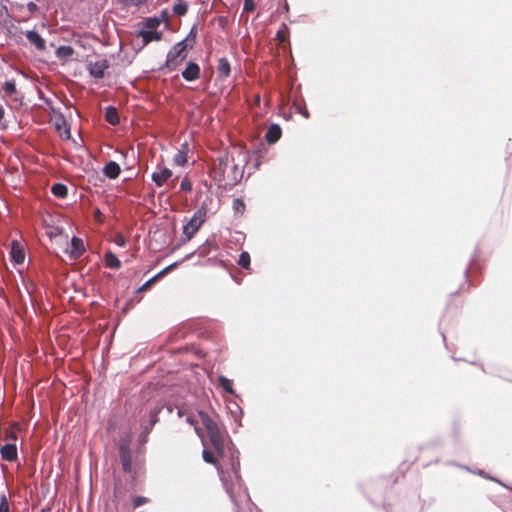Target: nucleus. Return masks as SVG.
Masks as SVG:
<instances>
[{
	"label": "nucleus",
	"instance_id": "7c9ffc66",
	"mask_svg": "<svg viewBox=\"0 0 512 512\" xmlns=\"http://www.w3.org/2000/svg\"><path fill=\"white\" fill-rule=\"evenodd\" d=\"M150 502V499L144 496H137L132 501V507L134 509L140 507L141 505L147 504Z\"/></svg>",
	"mask_w": 512,
	"mask_h": 512
},
{
	"label": "nucleus",
	"instance_id": "c85d7f7f",
	"mask_svg": "<svg viewBox=\"0 0 512 512\" xmlns=\"http://www.w3.org/2000/svg\"><path fill=\"white\" fill-rule=\"evenodd\" d=\"M250 254L248 252H242L238 259V265L244 269H248L250 266Z\"/></svg>",
	"mask_w": 512,
	"mask_h": 512
},
{
	"label": "nucleus",
	"instance_id": "c756f323",
	"mask_svg": "<svg viewBox=\"0 0 512 512\" xmlns=\"http://www.w3.org/2000/svg\"><path fill=\"white\" fill-rule=\"evenodd\" d=\"M288 38V27L286 24H282V27L280 30L277 31L276 33V39L283 43L287 40Z\"/></svg>",
	"mask_w": 512,
	"mask_h": 512
},
{
	"label": "nucleus",
	"instance_id": "58836bf2",
	"mask_svg": "<svg viewBox=\"0 0 512 512\" xmlns=\"http://www.w3.org/2000/svg\"><path fill=\"white\" fill-rule=\"evenodd\" d=\"M6 437L15 441L16 440V433L13 432V431H8Z\"/></svg>",
	"mask_w": 512,
	"mask_h": 512
},
{
	"label": "nucleus",
	"instance_id": "37998d69",
	"mask_svg": "<svg viewBox=\"0 0 512 512\" xmlns=\"http://www.w3.org/2000/svg\"><path fill=\"white\" fill-rule=\"evenodd\" d=\"M12 7H13V8L15 7V8H17V9H19V10H20V9H22V8H23V5H22V4H16V5H13Z\"/></svg>",
	"mask_w": 512,
	"mask_h": 512
},
{
	"label": "nucleus",
	"instance_id": "a878e982",
	"mask_svg": "<svg viewBox=\"0 0 512 512\" xmlns=\"http://www.w3.org/2000/svg\"><path fill=\"white\" fill-rule=\"evenodd\" d=\"M73 53H74V50L70 46H60L56 51V54L58 57L65 58V59L71 57L73 55Z\"/></svg>",
	"mask_w": 512,
	"mask_h": 512
},
{
	"label": "nucleus",
	"instance_id": "f8f14e48",
	"mask_svg": "<svg viewBox=\"0 0 512 512\" xmlns=\"http://www.w3.org/2000/svg\"><path fill=\"white\" fill-rule=\"evenodd\" d=\"M3 460L13 462L17 459V447L15 443H7L0 448Z\"/></svg>",
	"mask_w": 512,
	"mask_h": 512
},
{
	"label": "nucleus",
	"instance_id": "0eeeda50",
	"mask_svg": "<svg viewBox=\"0 0 512 512\" xmlns=\"http://www.w3.org/2000/svg\"><path fill=\"white\" fill-rule=\"evenodd\" d=\"M173 176L172 171L167 167H159L157 171L152 173V180L157 187L166 184Z\"/></svg>",
	"mask_w": 512,
	"mask_h": 512
},
{
	"label": "nucleus",
	"instance_id": "2f4dec72",
	"mask_svg": "<svg viewBox=\"0 0 512 512\" xmlns=\"http://www.w3.org/2000/svg\"><path fill=\"white\" fill-rule=\"evenodd\" d=\"M181 190L190 192L192 190V183L188 177H184L180 185Z\"/></svg>",
	"mask_w": 512,
	"mask_h": 512
},
{
	"label": "nucleus",
	"instance_id": "9b49d317",
	"mask_svg": "<svg viewBox=\"0 0 512 512\" xmlns=\"http://www.w3.org/2000/svg\"><path fill=\"white\" fill-rule=\"evenodd\" d=\"M11 257L16 264H22L25 260L24 248L17 240L11 242Z\"/></svg>",
	"mask_w": 512,
	"mask_h": 512
},
{
	"label": "nucleus",
	"instance_id": "b1692460",
	"mask_svg": "<svg viewBox=\"0 0 512 512\" xmlns=\"http://www.w3.org/2000/svg\"><path fill=\"white\" fill-rule=\"evenodd\" d=\"M218 383H219V386L227 393H230L232 394L233 393V382L224 377V376H220L218 378Z\"/></svg>",
	"mask_w": 512,
	"mask_h": 512
},
{
	"label": "nucleus",
	"instance_id": "ea45409f",
	"mask_svg": "<svg viewBox=\"0 0 512 512\" xmlns=\"http://www.w3.org/2000/svg\"><path fill=\"white\" fill-rule=\"evenodd\" d=\"M5 109L2 104H0V121L4 118Z\"/></svg>",
	"mask_w": 512,
	"mask_h": 512
},
{
	"label": "nucleus",
	"instance_id": "412c9836",
	"mask_svg": "<svg viewBox=\"0 0 512 512\" xmlns=\"http://www.w3.org/2000/svg\"><path fill=\"white\" fill-rule=\"evenodd\" d=\"M170 269H171V266L166 267L165 269L160 271L158 274L153 276L151 279L146 281L142 286L139 287L138 292L147 291L157 280H159L162 276H164Z\"/></svg>",
	"mask_w": 512,
	"mask_h": 512
},
{
	"label": "nucleus",
	"instance_id": "72a5a7b5",
	"mask_svg": "<svg viewBox=\"0 0 512 512\" xmlns=\"http://www.w3.org/2000/svg\"><path fill=\"white\" fill-rule=\"evenodd\" d=\"M9 503L7 498L3 495L0 499V512H9Z\"/></svg>",
	"mask_w": 512,
	"mask_h": 512
},
{
	"label": "nucleus",
	"instance_id": "aec40b11",
	"mask_svg": "<svg viewBox=\"0 0 512 512\" xmlns=\"http://www.w3.org/2000/svg\"><path fill=\"white\" fill-rule=\"evenodd\" d=\"M217 72L219 76L227 78L230 75L231 68L227 58H220L217 65Z\"/></svg>",
	"mask_w": 512,
	"mask_h": 512
},
{
	"label": "nucleus",
	"instance_id": "6ab92c4d",
	"mask_svg": "<svg viewBox=\"0 0 512 512\" xmlns=\"http://www.w3.org/2000/svg\"><path fill=\"white\" fill-rule=\"evenodd\" d=\"M105 265L112 269H119L121 267V261L118 257L111 251H108L104 255Z\"/></svg>",
	"mask_w": 512,
	"mask_h": 512
},
{
	"label": "nucleus",
	"instance_id": "1a4fd4ad",
	"mask_svg": "<svg viewBox=\"0 0 512 512\" xmlns=\"http://www.w3.org/2000/svg\"><path fill=\"white\" fill-rule=\"evenodd\" d=\"M67 252L69 253L71 259H79L85 253L83 240L78 237H73L71 239V249Z\"/></svg>",
	"mask_w": 512,
	"mask_h": 512
},
{
	"label": "nucleus",
	"instance_id": "a211bd4d",
	"mask_svg": "<svg viewBox=\"0 0 512 512\" xmlns=\"http://www.w3.org/2000/svg\"><path fill=\"white\" fill-rule=\"evenodd\" d=\"M139 35L142 37L144 44L161 39V33L155 30H142Z\"/></svg>",
	"mask_w": 512,
	"mask_h": 512
},
{
	"label": "nucleus",
	"instance_id": "393cba45",
	"mask_svg": "<svg viewBox=\"0 0 512 512\" xmlns=\"http://www.w3.org/2000/svg\"><path fill=\"white\" fill-rule=\"evenodd\" d=\"M187 11L188 5L185 1L179 0V2L173 6V12L178 16H184Z\"/></svg>",
	"mask_w": 512,
	"mask_h": 512
},
{
	"label": "nucleus",
	"instance_id": "473e14b6",
	"mask_svg": "<svg viewBox=\"0 0 512 512\" xmlns=\"http://www.w3.org/2000/svg\"><path fill=\"white\" fill-rule=\"evenodd\" d=\"M243 10L248 13L253 12L255 10L254 0H244Z\"/></svg>",
	"mask_w": 512,
	"mask_h": 512
},
{
	"label": "nucleus",
	"instance_id": "dca6fc26",
	"mask_svg": "<svg viewBox=\"0 0 512 512\" xmlns=\"http://www.w3.org/2000/svg\"><path fill=\"white\" fill-rule=\"evenodd\" d=\"M282 135V130L278 124H272L265 135L266 141L270 144L276 143Z\"/></svg>",
	"mask_w": 512,
	"mask_h": 512
},
{
	"label": "nucleus",
	"instance_id": "20e7f679",
	"mask_svg": "<svg viewBox=\"0 0 512 512\" xmlns=\"http://www.w3.org/2000/svg\"><path fill=\"white\" fill-rule=\"evenodd\" d=\"M187 57V45L185 41L178 42L167 54L165 66L169 70H175Z\"/></svg>",
	"mask_w": 512,
	"mask_h": 512
},
{
	"label": "nucleus",
	"instance_id": "a18cd8bd",
	"mask_svg": "<svg viewBox=\"0 0 512 512\" xmlns=\"http://www.w3.org/2000/svg\"><path fill=\"white\" fill-rule=\"evenodd\" d=\"M151 22H152V19H148V26L149 27H154V24H151Z\"/></svg>",
	"mask_w": 512,
	"mask_h": 512
},
{
	"label": "nucleus",
	"instance_id": "4be33fe9",
	"mask_svg": "<svg viewBox=\"0 0 512 512\" xmlns=\"http://www.w3.org/2000/svg\"><path fill=\"white\" fill-rule=\"evenodd\" d=\"M105 120L111 125L119 124L118 111L114 106H108L105 110Z\"/></svg>",
	"mask_w": 512,
	"mask_h": 512
},
{
	"label": "nucleus",
	"instance_id": "de8ad7c7",
	"mask_svg": "<svg viewBox=\"0 0 512 512\" xmlns=\"http://www.w3.org/2000/svg\"><path fill=\"white\" fill-rule=\"evenodd\" d=\"M176 179H177V178H175V179H173V180L171 181L172 186H174V185H175V181H176Z\"/></svg>",
	"mask_w": 512,
	"mask_h": 512
},
{
	"label": "nucleus",
	"instance_id": "39448f33",
	"mask_svg": "<svg viewBox=\"0 0 512 512\" xmlns=\"http://www.w3.org/2000/svg\"><path fill=\"white\" fill-rule=\"evenodd\" d=\"M230 164H233L234 168H236L233 157L228 152H223L217 157L214 162L213 169L214 172L219 176V180L224 178L226 169Z\"/></svg>",
	"mask_w": 512,
	"mask_h": 512
},
{
	"label": "nucleus",
	"instance_id": "49530a36",
	"mask_svg": "<svg viewBox=\"0 0 512 512\" xmlns=\"http://www.w3.org/2000/svg\"><path fill=\"white\" fill-rule=\"evenodd\" d=\"M195 431L197 432V434H198L199 436H201V433H200V429H199V428H197V427H196V428H195Z\"/></svg>",
	"mask_w": 512,
	"mask_h": 512
},
{
	"label": "nucleus",
	"instance_id": "f257e3e1",
	"mask_svg": "<svg viewBox=\"0 0 512 512\" xmlns=\"http://www.w3.org/2000/svg\"><path fill=\"white\" fill-rule=\"evenodd\" d=\"M203 460L206 463L212 464L217 467L220 475V479L225 486L226 492L230 495L231 499L237 504L239 500L237 497L248 498L246 489L243 486V481L239 473V462L232 464V475L229 472H225L222 468L218 467V461L216 456L209 450L204 449L202 452Z\"/></svg>",
	"mask_w": 512,
	"mask_h": 512
},
{
	"label": "nucleus",
	"instance_id": "9d476101",
	"mask_svg": "<svg viewBox=\"0 0 512 512\" xmlns=\"http://www.w3.org/2000/svg\"><path fill=\"white\" fill-rule=\"evenodd\" d=\"M29 43L33 45L37 50L44 51L46 49V41L41 35L35 30H29L25 33Z\"/></svg>",
	"mask_w": 512,
	"mask_h": 512
},
{
	"label": "nucleus",
	"instance_id": "5701e85b",
	"mask_svg": "<svg viewBox=\"0 0 512 512\" xmlns=\"http://www.w3.org/2000/svg\"><path fill=\"white\" fill-rule=\"evenodd\" d=\"M51 192L58 198H65L68 194V188L62 183H55L51 188Z\"/></svg>",
	"mask_w": 512,
	"mask_h": 512
},
{
	"label": "nucleus",
	"instance_id": "cd10ccee",
	"mask_svg": "<svg viewBox=\"0 0 512 512\" xmlns=\"http://www.w3.org/2000/svg\"><path fill=\"white\" fill-rule=\"evenodd\" d=\"M2 89L7 96H12L16 92V84L14 80L6 81Z\"/></svg>",
	"mask_w": 512,
	"mask_h": 512
},
{
	"label": "nucleus",
	"instance_id": "423d86ee",
	"mask_svg": "<svg viewBox=\"0 0 512 512\" xmlns=\"http://www.w3.org/2000/svg\"><path fill=\"white\" fill-rule=\"evenodd\" d=\"M119 457L124 472L128 473L132 468V453L129 446V441L122 442L119 446Z\"/></svg>",
	"mask_w": 512,
	"mask_h": 512
},
{
	"label": "nucleus",
	"instance_id": "6e6552de",
	"mask_svg": "<svg viewBox=\"0 0 512 512\" xmlns=\"http://www.w3.org/2000/svg\"><path fill=\"white\" fill-rule=\"evenodd\" d=\"M109 64L105 59L98 60L96 62H90L88 64V70L91 76L97 79L104 77L105 70L108 69Z\"/></svg>",
	"mask_w": 512,
	"mask_h": 512
},
{
	"label": "nucleus",
	"instance_id": "ddd939ff",
	"mask_svg": "<svg viewBox=\"0 0 512 512\" xmlns=\"http://www.w3.org/2000/svg\"><path fill=\"white\" fill-rule=\"evenodd\" d=\"M182 77L187 81H194L200 77V67L194 62L188 63L185 70L182 72Z\"/></svg>",
	"mask_w": 512,
	"mask_h": 512
},
{
	"label": "nucleus",
	"instance_id": "4468645a",
	"mask_svg": "<svg viewBox=\"0 0 512 512\" xmlns=\"http://www.w3.org/2000/svg\"><path fill=\"white\" fill-rule=\"evenodd\" d=\"M188 151L189 145L187 142H184L178 152L173 157V163L177 166H184L188 161Z\"/></svg>",
	"mask_w": 512,
	"mask_h": 512
},
{
	"label": "nucleus",
	"instance_id": "7ed1b4c3",
	"mask_svg": "<svg viewBox=\"0 0 512 512\" xmlns=\"http://www.w3.org/2000/svg\"><path fill=\"white\" fill-rule=\"evenodd\" d=\"M207 216V208L205 205H202L197 211L194 213L192 218L183 226V234L186 236V240H191L194 235L201 228L203 223L206 220Z\"/></svg>",
	"mask_w": 512,
	"mask_h": 512
},
{
	"label": "nucleus",
	"instance_id": "f3484780",
	"mask_svg": "<svg viewBox=\"0 0 512 512\" xmlns=\"http://www.w3.org/2000/svg\"><path fill=\"white\" fill-rule=\"evenodd\" d=\"M55 130L62 139H70V127L64 119H62L60 122L55 123Z\"/></svg>",
	"mask_w": 512,
	"mask_h": 512
},
{
	"label": "nucleus",
	"instance_id": "f704fd0d",
	"mask_svg": "<svg viewBox=\"0 0 512 512\" xmlns=\"http://www.w3.org/2000/svg\"><path fill=\"white\" fill-rule=\"evenodd\" d=\"M114 243L120 247H125L126 238L122 234H117L114 238Z\"/></svg>",
	"mask_w": 512,
	"mask_h": 512
},
{
	"label": "nucleus",
	"instance_id": "a19ab883",
	"mask_svg": "<svg viewBox=\"0 0 512 512\" xmlns=\"http://www.w3.org/2000/svg\"><path fill=\"white\" fill-rule=\"evenodd\" d=\"M94 216L96 219L100 220L101 216H102V213L100 212V210H96L95 213H94Z\"/></svg>",
	"mask_w": 512,
	"mask_h": 512
},
{
	"label": "nucleus",
	"instance_id": "4c0bfd02",
	"mask_svg": "<svg viewBox=\"0 0 512 512\" xmlns=\"http://www.w3.org/2000/svg\"><path fill=\"white\" fill-rule=\"evenodd\" d=\"M298 112L301 115H303L305 118H307V119L310 117V114H309L308 109L306 107H304V108L298 107Z\"/></svg>",
	"mask_w": 512,
	"mask_h": 512
},
{
	"label": "nucleus",
	"instance_id": "f03ea898",
	"mask_svg": "<svg viewBox=\"0 0 512 512\" xmlns=\"http://www.w3.org/2000/svg\"><path fill=\"white\" fill-rule=\"evenodd\" d=\"M199 417L202 424L207 430V434L212 447L218 456L224 455V436L218 426V424L205 412L200 411Z\"/></svg>",
	"mask_w": 512,
	"mask_h": 512
},
{
	"label": "nucleus",
	"instance_id": "c03bdc74",
	"mask_svg": "<svg viewBox=\"0 0 512 512\" xmlns=\"http://www.w3.org/2000/svg\"><path fill=\"white\" fill-rule=\"evenodd\" d=\"M187 421H188L190 424H192V425H194V424L196 423V422H195L191 417H188V418H187Z\"/></svg>",
	"mask_w": 512,
	"mask_h": 512
},
{
	"label": "nucleus",
	"instance_id": "e433bc0d",
	"mask_svg": "<svg viewBox=\"0 0 512 512\" xmlns=\"http://www.w3.org/2000/svg\"><path fill=\"white\" fill-rule=\"evenodd\" d=\"M126 4L138 6L146 2L147 0H123Z\"/></svg>",
	"mask_w": 512,
	"mask_h": 512
},
{
	"label": "nucleus",
	"instance_id": "79ce46f5",
	"mask_svg": "<svg viewBox=\"0 0 512 512\" xmlns=\"http://www.w3.org/2000/svg\"><path fill=\"white\" fill-rule=\"evenodd\" d=\"M151 421H152V424H154L155 422H157V415H156V413H154V414H153V416H152V420H151Z\"/></svg>",
	"mask_w": 512,
	"mask_h": 512
},
{
	"label": "nucleus",
	"instance_id": "2eb2a0df",
	"mask_svg": "<svg viewBox=\"0 0 512 512\" xmlns=\"http://www.w3.org/2000/svg\"><path fill=\"white\" fill-rule=\"evenodd\" d=\"M121 168L115 161H109L103 168V174L109 179H116L120 175Z\"/></svg>",
	"mask_w": 512,
	"mask_h": 512
},
{
	"label": "nucleus",
	"instance_id": "c9c22d12",
	"mask_svg": "<svg viewBox=\"0 0 512 512\" xmlns=\"http://www.w3.org/2000/svg\"><path fill=\"white\" fill-rule=\"evenodd\" d=\"M26 7L30 13H35L38 11V5L34 2L27 3Z\"/></svg>",
	"mask_w": 512,
	"mask_h": 512
},
{
	"label": "nucleus",
	"instance_id": "bb28decb",
	"mask_svg": "<svg viewBox=\"0 0 512 512\" xmlns=\"http://www.w3.org/2000/svg\"><path fill=\"white\" fill-rule=\"evenodd\" d=\"M232 208L238 215H242L245 212L246 206L242 199L236 198L233 200Z\"/></svg>",
	"mask_w": 512,
	"mask_h": 512
}]
</instances>
